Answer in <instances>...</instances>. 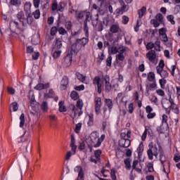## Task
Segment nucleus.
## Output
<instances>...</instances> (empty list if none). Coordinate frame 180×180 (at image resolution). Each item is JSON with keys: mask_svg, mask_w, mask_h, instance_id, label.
Wrapping results in <instances>:
<instances>
[{"mask_svg": "<svg viewBox=\"0 0 180 180\" xmlns=\"http://www.w3.org/2000/svg\"><path fill=\"white\" fill-rule=\"evenodd\" d=\"M41 110H42L44 113L49 112V103L47 101H42L41 103Z\"/></svg>", "mask_w": 180, "mask_h": 180, "instance_id": "22", "label": "nucleus"}, {"mask_svg": "<svg viewBox=\"0 0 180 180\" xmlns=\"http://www.w3.org/2000/svg\"><path fill=\"white\" fill-rule=\"evenodd\" d=\"M164 67H165V63H164V60H160L159 62L158 65L156 67V71H158V70H164Z\"/></svg>", "mask_w": 180, "mask_h": 180, "instance_id": "39", "label": "nucleus"}, {"mask_svg": "<svg viewBox=\"0 0 180 180\" xmlns=\"http://www.w3.org/2000/svg\"><path fill=\"white\" fill-rule=\"evenodd\" d=\"M101 155H102V150H96L94 151V155H95L96 160H98V161H101Z\"/></svg>", "mask_w": 180, "mask_h": 180, "instance_id": "42", "label": "nucleus"}, {"mask_svg": "<svg viewBox=\"0 0 180 180\" xmlns=\"http://www.w3.org/2000/svg\"><path fill=\"white\" fill-rule=\"evenodd\" d=\"M57 32H58V30L57 29V27H53L51 29V36H56V34H57Z\"/></svg>", "mask_w": 180, "mask_h": 180, "instance_id": "60", "label": "nucleus"}, {"mask_svg": "<svg viewBox=\"0 0 180 180\" xmlns=\"http://www.w3.org/2000/svg\"><path fill=\"white\" fill-rule=\"evenodd\" d=\"M157 74L160 75L161 78L167 79L168 77H169V73L167 70H164V69H162L160 70V69H158Z\"/></svg>", "mask_w": 180, "mask_h": 180, "instance_id": "18", "label": "nucleus"}, {"mask_svg": "<svg viewBox=\"0 0 180 180\" xmlns=\"http://www.w3.org/2000/svg\"><path fill=\"white\" fill-rule=\"evenodd\" d=\"M85 37L76 39L75 43L72 44V50L73 51H79L82 49L85 48V46L89 43V28L84 29Z\"/></svg>", "mask_w": 180, "mask_h": 180, "instance_id": "1", "label": "nucleus"}, {"mask_svg": "<svg viewBox=\"0 0 180 180\" xmlns=\"http://www.w3.org/2000/svg\"><path fill=\"white\" fill-rule=\"evenodd\" d=\"M147 168L148 172H153V171H154V165H153L151 162H149L147 165Z\"/></svg>", "mask_w": 180, "mask_h": 180, "instance_id": "55", "label": "nucleus"}, {"mask_svg": "<svg viewBox=\"0 0 180 180\" xmlns=\"http://www.w3.org/2000/svg\"><path fill=\"white\" fill-rule=\"evenodd\" d=\"M170 108L172 110H173L174 113L176 115H179V108L176 104L170 105Z\"/></svg>", "mask_w": 180, "mask_h": 180, "instance_id": "36", "label": "nucleus"}, {"mask_svg": "<svg viewBox=\"0 0 180 180\" xmlns=\"http://www.w3.org/2000/svg\"><path fill=\"white\" fill-rule=\"evenodd\" d=\"M110 176L112 180L117 179V177H116V170L115 169H111L110 170Z\"/></svg>", "mask_w": 180, "mask_h": 180, "instance_id": "49", "label": "nucleus"}, {"mask_svg": "<svg viewBox=\"0 0 180 180\" xmlns=\"http://www.w3.org/2000/svg\"><path fill=\"white\" fill-rule=\"evenodd\" d=\"M77 79L82 82L83 84H85V81H86V77L84 76V75L79 73V72H77L75 74Z\"/></svg>", "mask_w": 180, "mask_h": 180, "instance_id": "24", "label": "nucleus"}, {"mask_svg": "<svg viewBox=\"0 0 180 180\" xmlns=\"http://www.w3.org/2000/svg\"><path fill=\"white\" fill-rule=\"evenodd\" d=\"M147 154L149 160H154V155L155 157H158V148L157 145L153 144V143H150Z\"/></svg>", "mask_w": 180, "mask_h": 180, "instance_id": "6", "label": "nucleus"}, {"mask_svg": "<svg viewBox=\"0 0 180 180\" xmlns=\"http://www.w3.org/2000/svg\"><path fill=\"white\" fill-rule=\"evenodd\" d=\"M71 141H70V148L72 150L70 151H68L65 155V160L66 161H70V159L72 155H75L77 154V145H75V136L74 134H72L70 136Z\"/></svg>", "mask_w": 180, "mask_h": 180, "instance_id": "5", "label": "nucleus"}, {"mask_svg": "<svg viewBox=\"0 0 180 180\" xmlns=\"http://www.w3.org/2000/svg\"><path fill=\"white\" fill-rule=\"evenodd\" d=\"M143 150H144V146L143 145V143H141L136 149L138 157H141Z\"/></svg>", "mask_w": 180, "mask_h": 180, "instance_id": "30", "label": "nucleus"}, {"mask_svg": "<svg viewBox=\"0 0 180 180\" xmlns=\"http://www.w3.org/2000/svg\"><path fill=\"white\" fill-rule=\"evenodd\" d=\"M68 84H69L68 77L63 76L60 82V91H65V89H67V86H68Z\"/></svg>", "mask_w": 180, "mask_h": 180, "instance_id": "10", "label": "nucleus"}, {"mask_svg": "<svg viewBox=\"0 0 180 180\" xmlns=\"http://www.w3.org/2000/svg\"><path fill=\"white\" fill-rule=\"evenodd\" d=\"M30 106L34 108L36 106V100L34 99V96H32L30 101Z\"/></svg>", "mask_w": 180, "mask_h": 180, "instance_id": "54", "label": "nucleus"}, {"mask_svg": "<svg viewBox=\"0 0 180 180\" xmlns=\"http://www.w3.org/2000/svg\"><path fill=\"white\" fill-rule=\"evenodd\" d=\"M112 56L109 54L106 59L107 67H112Z\"/></svg>", "mask_w": 180, "mask_h": 180, "instance_id": "44", "label": "nucleus"}, {"mask_svg": "<svg viewBox=\"0 0 180 180\" xmlns=\"http://www.w3.org/2000/svg\"><path fill=\"white\" fill-rule=\"evenodd\" d=\"M82 127V123H78L75 126V131L78 134L81 131V129Z\"/></svg>", "mask_w": 180, "mask_h": 180, "instance_id": "46", "label": "nucleus"}, {"mask_svg": "<svg viewBox=\"0 0 180 180\" xmlns=\"http://www.w3.org/2000/svg\"><path fill=\"white\" fill-rule=\"evenodd\" d=\"M70 97L73 101H78L79 99V94L75 91H72L70 94Z\"/></svg>", "mask_w": 180, "mask_h": 180, "instance_id": "34", "label": "nucleus"}, {"mask_svg": "<svg viewBox=\"0 0 180 180\" xmlns=\"http://www.w3.org/2000/svg\"><path fill=\"white\" fill-rule=\"evenodd\" d=\"M148 79L150 82H155V74L153 72H150L148 75Z\"/></svg>", "mask_w": 180, "mask_h": 180, "instance_id": "33", "label": "nucleus"}, {"mask_svg": "<svg viewBox=\"0 0 180 180\" xmlns=\"http://www.w3.org/2000/svg\"><path fill=\"white\" fill-rule=\"evenodd\" d=\"M17 18L22 23V26H26V25H32V23H33V16L31 13H27L26 15H25V13L23 11H20L17 14Z\"/></svg>", "mask_w": 180, "mask_h": 180, "instance_id": "3", "label": "nucleus"}, {"mask_svg": "<svg viewBox=\"0 0 180 180\" xmlns=\"http://www.w3.org/2000/svg\"><path fill=\"white\" fill-rule=\"evenodd\" d=\"M26 51L27 54H30L34 51V49L32 46H27Z\"/></svg>", "mask_w": 180, "mask_h": 180, "instance_id": "63", "label": "nucleus"}, {"mask_svg": "<svg viewBox=\"0 0 180 180\" xmlns=\"http://www.w3.org/2000/svg\"><path fill=\"white\" fill-rule=\"evenodd\" d=\"M111 33H118L119 30H120V27H119L118 24H113L110 29Z\"/></svg>", "mask_w": 180, "mask_h": 180, "instance_id": "26", "label": "nucleus"}, {"mask_svg": "<svg viewBox=\"0 0 180 180\" xmlns=\"http://www.w3.org/2000/svg\"><path fill=\"white\" fill-rule=\"evenodd\" d=\"M150 23L153 25L154 27H158L160 25V22L158 20L152 19Z\"/></svg>", "mask_w": 180, "mask_h": 180, "instance_id": "51", "label": "nucleus"}, {"mask_svg": "<svg viewBox=\"0 0 180 180\" xmlns=\"http://www.w3.org/2000/svg\"><path fill=\"white\" fill-rule=\"evenodd\" d=\"M124 162L125 164L126 169H130V168H131V160L130 158L125 159Z\"/></svg>", "mask_w": 180, "mask_h": 180, "instance_id": "32", "label": "nucleus"}, {"mask_svg": "<svg viewBox=\"0 0 180 180\" xmlns=\"http://www.w3.org/2000/svg\"><path fill=\"white\" fill-rule=\"evenodd\" d=\"M167 19L172 25H175V20H174V15H169L167 16Z\"/></svg>", "mask_w": 180, "mask_h": 180, "instance_id": "53", "label": "nucleus"}, {"mask_svg": "<svg viewBox=\"0 0 180 180\" xmlns=\"http://www.w3.org/2000/svg\"><path fill=\"white\" fill-rule=\"evenodd\" d=\"M159 34L160 36H162V41H163L164 44H166L167 41H168V37H167V29L164 27L160 29Z\"/></svg>", "mask_w": 180, "mask_h": 180, "instance_id": "13", "label": "nucleus"}, {"mask_svg": "<svg viewBox=\"0 0 180 180\" xmlns=\"http://www.w3.org/2000/svg\"><path fill=\"white\" fill-rule=\"evenodd\" d=\"M20 127L23 129L25 127V114L22 113L20 116Z\"/></svg>", "mask_w": 180, "mask_h": 180, "instance_id": "35", "label": "nucleus"}, {"mask_svg": "<svg viewBox=\"0 0 180 180\" xmlns=\"http://www.w3.org/2000/svg\"><path fill=\"white\" fill-rule=\"evenodd\" d=\"M31 43L34 44V46H37V44L40 43V37H39V35L33 36L31 39Z\"/></svg>", "mask_w": 180, "mask_h": 180, "instance_id": "27", "label": "nucleus"}, {"mask_svg": "<svg viewBox=\"0 0 180 180\" xmlns=\"http://www.w3.org/2000/svg\"><path fill=\"white\" fill-rule=\"evenodd\" d=\"M84 17H85V19L84 20V29H89V27H88V22H91V20H92L93 22H95V20L92 19V15H91V12L80 11L77 14H76V18L77 20H81L84 19Z\"/></svg>", "mask_w": 180, "mask_h": 180, "instance_id": "2", "label": "nucleus"}, {"mask_svg": "<svg viewBox=\"0 0 180 180\" xmlns=\"http://www.w3.org/2000/svg\"><path fill=\"white\" fill-rule=\"evenodd\" d=\"M102 106V98L101 97L95 98V112L96 115H99L101 113V108Z\"/></svg>", "mask_w": 180, "mask_h": 180, "instance_id": "9", "label": "nucleus"}, {"mask_svg": "<svg viewBox=\"0 0 180 180\" xmlns=\"http://www.w3.org/2000/svg\"><path fill=\"white\" fill-rule=\"evenodd\" d=\"M103 79L105 81V92H110V89H112V86L110 85V77L105 75L103 77Z\"/></svg>", "mask_w": 180, "mask_h": 180, "instance_id": "14", "label": "nucleus"}, {"mask_svg": "<svg viewBox=\"0 0 180 180\" xmlns=\"http://www.w3.org/2000/svg\"><path fill=\"white\" fill-rule=\"evenodd\" d=\"M93 85L97 88L98 94H102V81L101 76H96L93 79Z\"/></svg>", "mask_w": 180, "mask_h": 180, "instance_id": "7", "label": "nucleus"}, {"mask_svg": "<svg viewBox=\"0 0 180 180\" xmlns=\"http://www.w3.org/2000/svg\"><path fill=\"white\" fill-rule=\"evenodd\" d=\"M106 138V135L102 134L100 138L98 139L97 143L94 144V147L95 148H98V147H101V145L103 142V140Z\"/></svg>", "mask_w": 180, "mask_h": 180, "instance_id": "21", "label": "nucleus"}, {"mask_svg": "<svg viewBox=\"0 0 180 180\" xmlns=\"http://www.w3.org/2000/svg\"><path fill=\"white\" fill-rule=\"evenodd\" d=\"M146 49L148 50H150V51H151V50H153V49H154V43L153 42H148L147 44H146Z\"/></svg>", "mask_w": 180, "mask_h": 180, "instance_id": "61", "label": "nucleus"}, {"mask_svg": "<svg viewBox=\"0 0 180 180\" xmlns=\"http://www.w3.org/2000/svg\"><path fill=\"white\" fill-rule=\"evenodd\" d=\"M11 109L13 110V112H16L18 109H19V107L18 106V103L14 102L11 104Z\"/></svg>", "mask_w": 180, "mask_h": 180, "instance_id": "48", "label": "nucleus"}, {"mask_svg": "<svg viewBox=\"0 0 180 180\" xmlns=\"http://www.w3.org/2000/svg\"><path fill=\"white\" fill-rule=\"evenodd\" d=\"M108 51L111 54H117L119 53V49L116 46H112L111 48H108Z\"/></svg>", "mask_w": 180, "mask_h": 180, "instance_id": "40", "label": "nucleus"}, {"mask_svg": "<svg viewBox=\"0 0 180 180\" xmlns=\"http://www.w3.org/2000/svg\"><path fill=\"white\" fill-rule=\"evenodd\" d=\"M124 55L123 53H119L116 56V61H124Z\"/></svg>", "mask_w": 180, "mask_h": 180, "instance_id": "47", "label": "nucleus"}, {"mask_svg": "<svg viewBox=\"0 0 180 180\" xmlns=\"http://www.w3.org/2000/svg\"><path fill=\"white\" fill-rule=\"evenodd\" d=\"M160 160L161 162L162 165H163L164 167V163L165 162V161H167V157L165 156V155H164V153H160Z\"/></svg>", "mask_w": 180, "mask_h": 180, "instance_id": "43", "label": "nucleus"}, {"mask_svg": "<svg viewBox=\"0 0 180 180\" xmlns=\"http://www.w3.org/2000/svg\"><path fill=\"white\" fill-rule=\"evenodd\" d=\"M168 116H167V115L164 114L162 116V125L164 126H168Z\"/></svg>", "mask_w": 180, "mask_h": 180, "instance_id": "41", "label": "nucleus"}, {"mask_svg": "<svg viewBox=\"0 0 180 180\" xmlns=\"http://www.w3.org/2000/svg\"><path fill=\"white\" fill-rule=\"evenodd\" d=\"M59 112H67V108L64 105V101H60L58 103Z\"/></svg>", "mask_w": 180, "mask_h": 180, "instance_id": "38", "label": "nucleus"}, {"mask_svg": "<svg viewBox=\"0 0 180 180\" xmlns=\"http://www.w3.org/2000/svg\"><path fill=\"white\" fill-rule=\"evenodd\" d=\"M159 83H160L161 88H162L163 86H165V84H167V79H165V78L160 79L159 80Z\"/></svg>", "mask_w": 180, "mask_h": 180, "instance_id": "56", "label": "nucleus"}, {"mask_svg": "<svg viewBox=\"0 0 180 180\" xmlns=\"http://www.w3.org/2000/svg\"><path fill=\"white\" fill-rule=\"evenodd\" d=\"M54 91L53 90V89H51L49 90V92L48 93H45L44 94V98H54Z\"/></svg>", "mask_w": 180, "mask_h": 180, "instance_id": "29", "label": "nucleus"}, {"mask_svg": "<svg viewBox=\"0 0 180 180\" xmlns=\"http://www.w3.org/2000/svg\"><path fill=\"white\" fill-rule=\"evenodd\" d=\"M105 102L106 105L108 106L110 112H111L112 109H113V101H112V99L106 98L105 100Z\"/></svg>", "mask_w": 180, "mask_h": 180, "instance_id": "28", "label": "nucleus"}, {"mask_svg": "<svg viewBox=\"0 0 180 180\" xmlns=\"http://www.w3.org/2000/svg\"><path fill=\"white\" fill-rule=\"evenodd\" d=\"M11 5H13L14 6H19L20 5L21 2L20 0H11Z\"/></svg>", "mask_w": 180, "mask_h": 180, "instance_id": "59", "label": "nucleus"}, {"mask_svg": "<svg viewBox=\"0 0 180 180\" xmlns=\"http://www.w3.org/2000/svg\"><path fill=\"white\" fill-rule=\"evenodd\" d=\"M156 20L158 22H162V20L164 19V17L162 16V14L158 13L155 16Z\"/></svg>", "mask_w": 180, "mask_h": 180, "instance_id": "64", "label": "nucleus"}, {"mask_svg": "<svg viewBox=\"0 0 180 180\" xmlns=\"http://www.w3.org/2000/svg\"><path fill=\"white\" fill-rule=\"evenodd\" d=\"M32 15L34 19H39L40 18V10H36L32 13Z\"/></svg>", "mask_w": 180, "mask_h": 180, "instance_id": "52", "label": "nucleus"}, {"mask_svg": "<svg viewBox=\"0 0 180 180\" xmlns=\"http://www.w3.org/2000/svg\"><path fill=\"white\" fill-rule=\"evenodd\" d=\"M51 9L52 11H58V3H57V1H54L52 4Z\"/></svg>", "mask_w": 180, "mask_h": 180, "instance_id": "62", "label": "nucleus"}, {"mask_svg": "<svg viewBox=\"0 0 180 180\" xmlns=\"http://www.w3.org/2000/svg\"><path fill=\"white\" fill-rule=\"evenodd\" d=\"M150 102H152V103H154V105H158V98H157L156 96H153L150 98Z\"/></svg>", "mask_w": 180, "mask_h": 180, "instance_id": "57", "label": "nucleus"}, {"mask_svg": "<svg viewBox=\"0 0 180 180\" xmlns=\"http://www.w3.org/2000/svg\"><path fill=\"white\" fill-rule=\"evenodd\" d=\"M154 46L153 49H155V51H161V41H156L155 43H153Z\"/></svg>", "mask_w": 180, "mask_h": 180, "instance_id": "31", "label": "nucleus"}, {"mask_svg": "<svg viewBox=\"0 0 180 180\" xmlns=\"http://www.w3.org/2000/svg\"><path fill=\"white\" fill-rule=\"evenodd\" d=\"M18 143L20 147V150H22V153L25 154V153H27V147L29 146V144H30V135H27L26 133H25L20 137Z\"/></svg>", "mask_w": 180, "mask_h": 180, "instance_id": "4", "label": "nucleus"}, {"mask_svg": "<svg viewBox=\"0 0 180 180\" xmlns=\"http://www.w3.org/2000/svg\"><path fill=\"white\" fill-rule=\"evenodd\" d=\"M64 61L66 64V67H70V65L72 64V54L68 53V55L65 57Z\"/></svg>", "mask_w": 180, "mask_h": 180, "instance_id": "17", "label": "nucleus"}, {"mask_svg": "<svg viewBox=\"0 0 180 180\" xmlns=\"http://www.w3.org/2000/svg\"><path fill=\"white\" fill-rule=\"evenodd\" d=\"M120 143L124 148H127L128 147H130V144L131 142L130 141V139H121L120 141Z\"/></svg>", "mask_w": 180, "mask_h": 180, "instance_id": "19", "label": "nucleus"}, {"mask_svg": "<svg viewBox=\"0 0 180 180\" xmlns=\"http://www.w3.org/2000/svg\"><path fill=\"white\" fill-rule=\"evenodd\" d=\"M49 88H50V82H47L46 84L38 83L34 86V89H36V91H43V89H49Z\"/></svg>", "mask_w": 180, "mask_h": 180, "instance_id": "11", "label": "nucleus"}, {"mask_svg": "<svg viewBox=\"0 0 180 180\" xmlns=\"http://www.w3.org/2000/svg\"><path fill=\"white\" fill-rule=\"evenodd\" d=\"M146 58L152 63V64H156L157 63V52L155 50H150L146 53Z\"/></svg>", "mask_w": 180, "mask_h": 180, "instance_id": "8", "label": "nucleus"}, {"mask_svg": "<svg viewBox=\"0 0 180 180\" xmlns=\"http://www.w3.org/2000/svg\"><path fill=\"white\" fill-rule=\"evenodd\" d=\"M89 121L87 122L88 126H94V114H88Z\"/></svg>", "mask_w": 180, "mask_h": 180, "instance_id": "37", "label": "nucleus"}, {"mask_svg": "<svg viewBox=\"0 0 180 180\" xmlns=\"http://www.w3.org/2000/svg\"><path fill=\"white\" fill-rule=\"evenodd\" d=\"M147 12V7L143 6L141 9L138 10V15L139 19H141Z\"/></svg>", "mask_w": 180, "mask_h": 180, "instance_id": "23", "label": "nucleus"}, {"mask_svg": "<svg viewBox=\"0 0 180 180\" xmlns=\"http://www.w3.org/2000/svg\"><path fill=\"white\" fill-rule=\"evenodd\" d=\"M128 110L130 114L133 113L134 112V104L133 103H129L128 106Z\"/></svg>", "mask_w": 180, "mask_h": 180, "instance_id": "58", "label": "nucleus"}, {"mask_svg": "<svg viewBox=\"0 0 180 180\" xmlns=\"http://www.w3.org/2000/svg\"><path fill=\"white\" fill-rule=\"evenodd\" d=\"M76 108L82 110V108H84V102L82 101V100L77 101Z\"/></svg>", "mask_w": 180, "mask_h": 180, "instance_id": "45", "label": "nucleus"}, {"mask_svg": "<svg viewBox=\"0 0 180 180\" xmlns=\"http://www.w3.org/2000/svg\"><path fill=\"white\" fill-rule=\"evenodd\" d=\"M58 32L59 34H61L62 36L67 34V30H65L63 27H59Z\"/></svg>", "mask_w": 180, "mask_h": 180, "instance_id": "50", "label": "nucleus"}, {"mask_svg": "<svg viewBox=\"0 0 180 180\" xmlns=\"http://www.w3.org/2000/svg\"><path fill=\"white\" fill-rule=\"evenodd\" d=\"M62 47H63V41L60 38L56 39V43L53 45L52 49H54V50H61Z\"/></svg>", "mask_w": 180, "mask_h": 180, "instance_id": "15", "label": "nucleus"}, {"mask_svg": "<svg viewBox=\"0 0 180 180\" xmlns=\"http://www.w3.org/2000/svg\"><path fill=\"white\" fill-rule=\"evenodd\" d=\"M72 112L74 113V117H77V116H81V115H82V110L76 108L75 105H73Z\"/></svg>", "mask_w": 180, "mask_h": 180, "instance_id": "20", "label": "nucleus"}, {"mask_svg": "<svg viewBox=\"0 0 180 180\" xmlns=\"http://www.w3.org/2000/svg\"><path fill=\"white\" fill-rule=\"evenodd\" d=\"M74 171H75V172L78 173L77 180L84 179V169L82 168V167L77 165L75 167Z\"/></svg>", "mask_w": 180, "mask_h": 180, "instance_id": "12", "label": "nucleus"}, {"mask_svg": "<svg viewBox=\"0 0 180 180\" xmlns=\"http://www.w3.org/2000/svg\"><path fill=\"white\" fill-rule=\"evenodd\" d=\"M52 53L53 58H59L60 56H61V53H63V51L59 49H52Z\"/></svg>", "mask_w": 180, "mask_h": 180, "instance_id": "25", "label": "nucleus"}, {"mask_svg": "<svg viewBox=\"0 0 180 180\" xmlns=\"http://www.w3.org/2000/svg\"><path fill=\"white\" fill-rule=\"evenodd\" d=\"M157 89V82H153V83L150 84L146 86V92L148 95H150V91H155Z\"/></svg>", "mask_w": 180, "mask_h": 180, "instance_id": "16", "label": "nucleus"}]
</instances>
